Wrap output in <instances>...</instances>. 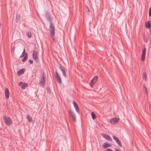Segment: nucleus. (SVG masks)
Segmentation results:
<instances>
[{
  "label": "nucleus",
  "mask_w": 151,
  "mask_h": 151,
  "mask_svg": "<svg viewBox=\"0 0 151 151\" xmlns=\"http://www.w3.org/2000/svg\"><path fill=\"white\" fill-rule=\"evenodd\" d=\"M38 53L35 50H34L32 51V56L33 59L35 62L37 63L39 61V59L38 57Z\"/></svg>",
  "instance_id": "1"
},
{
  "label": "nucleus",
  "mask_w": 151,
  "mask_h": 151,
  "mask_svg": "<svg viewBox=\"0 0 151 151\" xmlns=\"http://www.w3.org/2000/svg\"><path fill=\"white\" fill-rule=\"evenodd\" d=\"M50 30L49 32L50 35L53 36V35H55V27L54 25L52 24V21L50 22Z\"/></svg>",
  "instance_id": "2"
},
{
  "label": "nucleus",
  "mask_w": 151,
  "mask_h": 151,
  "mask_svg": "<svg viewBox=\"0 0 151 151\" xmlns=\"http://www.w3.org/2000/svg\"><path fill=\"white\" fill-rule=\"evenodd\" d=\"M3 119L5 123L7 125H10L12 124V122L11 118L8 116H6L5 115L3 116Z\"/></svg>",
  "instance_id": "3"
},
{
  "label": "nucleus",
  "mask_w": 151,
  "mask_h": 151,
  "mask_svg": "<svg viewBox=\"0 0 151 151\" xmlns=\"http://www.w3.org/2000/svg\"><path fill=\"white\" fill-rule=\"evenodd\" d=\"M45 78L44 74L42 75L41 79L40 80V82L42 86L43 87L45 85Z\"/></svg>",
  "instance_id": "4"
},
{
  "label": "nucleus",
  "mask_w": 151,
  "mask_h": 151,
  "mask_svg": "<svg viewBox=\"0 0 151 151\" xmlns=\"http://www.w3.org/2000/svg\"><path fill=\"white\" fill-rule=\"evenodd\" d=\"M55 72L56 74V78L57 82L59 84H61L62 83L59 74L57 71H55Z\"/></svg>",
  "instance_id": "5"
},
{
  "label": "nucleus",
  "mask_w": 151,
  "mask_h": 151,
  "mask_svg": "<svg viewBox=\"0 0 151 151\" xmlns=\"http://www.w3.org/2000/svg\"><path fill=\"white\" fill-rule=\"evenodd\" d=\"M101 135L104 138L110 141H111L112 139L111 137L109 135L104 133H101Z\"/></svg>",
  "instance_id": "6"
},
{
  "label": "nucleus",
  "mask_w": 151,
  "mask_h": 151,
  "mask_svg": "<svg viewBox=\"0 0 151 151\" xmlns=\"http://www.w3.org/2000/svg\"><path fill=\"white\" fill-rule=\"evenodd\" d=\"M98 79V77L97 76H95L93 78L90 83V85L91 87H93V84L96 82Z\"/></svg>",
  "instance_id": "7"
},
{
  "label": "nucleus",
  "mask_w": 151,
  "mask_h": 151,
  "mask_svg": "<svg viewBox=\"0 0 151 151\" xmlns=\"http://www.w3.org/2000/svg\"><path fill=\"white\" fill-rule=\"evenodd\" d=\"M45 16L47 19L50 22V21H52V19L50 15V13L48 12L47 11L46 12Z\"/></svg>",
  "instance_id": "8"
},
{
  "label": "nucleus",
  "mask_w": 151,
  "mask_h": 151,
  "mask_svg": "<svg viewBox=\"0 0 151 151\" xmlns=\"http://www.w3.org/2000/svg\"><path fill=\"white\" fill-rule=\"evenodd\" d=\"M69 114L71 117L72 118L74 122L76 121V118L74 113L71 110L69 111Z\"/></svg>",
  "instance_id": "9"
},
{
  "label": "nucleus",
  "mask_w": 151,
  "mask_h": 151,
  "mask_svg": "<svg viewBox=\"0 0 151 151\" xmlns=\"http://www.w3.org/2000/svg\"><path fill=\"white\" fill-rule=\"evenodd\" d=\"M119 121V119L116 118H114L111 119L110 120V123L113 124L117 123Z\"/></svg>",
  "instance_id": "10"
},
{
  "label": "nucleus",
  "mask_w": 151,
  "mask_h": 151,
  "mask_svg": "<svg viewBox=\"0 0 151 151\" xmlns=\"http://www.w3.org/2000/svg\"><path fill=\"white\" fill-rule=\"evenodd\" d=\"M113 137L114 139L115 140V141L116 142V143L118 144L119 146L121 147L122 146V144L121 142V141L120 140L116 137L114 136H113Z\"/></svg>",
  "instance_id": "11"
},
{
  "label": "nucleus",
  "mask_w": 151,
  "mask_h": 151,
  "mask_svg": "<svg viewBox=\"0 0 151 151\" xmlns=\"http://www.w3.org/2000/svg\"><path fill=\"white\" fill-rule=\"evenodd\" d=\"M19 85L21 87L22 89H24L28 86L27 84L22 82H20L19 83Z\"/></svg>",
  "instance_id": "12"
},
{
  "label": "nucleus",
  "mask_w": 151,
  "mask_h": 151,
  "mask_svg": "<svg viewBox=\"0 0 151 151\" xmlns=\"http://www.w3.org/2000/svg\"><path fill=\"white\" fill-rule=\"evenodd\" d=\"M25 70V68H22L19 70L17 72V75L18 76H20L23 74Z\"/></svg>",
  "instance_id": "13"
},
{
  "label": "nucleus",
  "mask_w": 151,
  "mask_h": 151,
  "mask_svg": "<svg viewBox=\"0 0 151 151\" xmlns=\"http://www.w3.org/2000/svg\"><path fill=\"white\" fill-rule=\"evenodd\" d=\"M5 94L6 98L7 99H8L9 98V91L7 88L5 89Z\"/></svg>",
  "instance_id": "14"
},
{
  "label": "nucleus",
  "mask_w": 151,
  "mask_h": 151,
  "mask_svg": "<svg viewBox=\"0 0 151 151\" xmlns=\"http://www.w3.org/2000/svg\"><path fill=\"white\" fill-rule=\"evenodd\" d=\"M111 146V145L110 144L108 143L107 142H105L104 144L103 147L104 148H106Z\"/></svg>",
  "instance_id": "15"
},
{
  "label": "nucleus",
  "mask_w": 151,
  "mask_h": 151,
  "mask_svg": "<svg viewBox=\"0 0 151 151\" xmlns=\"http://www.w3.org/2000/svg\"><path fill=\"white\" fill-rule=\"evenodd\" d=\"M143 79L145 81H146L147 80V75L146 73V72H143L142 76Z\"/></svg>",
  "instance_id": "16"
},
{
  "label": "nucleus",
  "mask_w": 151,
  "mask_h": 151,
  "mask_svg": "<svg viewBox=\"0 0 151 151\" xmlns=\"http://www.w3.org/2000/svg\"><path fill=\"white\" fill-rule=\"evenodd\" d=\"M31 32L30 31L27 32H26V35L29 38H31L32 36L31 35Z\"/></svg>",
  "instance_id": "17"
},
{
  "label": "nucleus",
  "mask_w": 151,
  "mask_h": 151,
  "mask_svg": "<svg viewBox=\"0 0 151 151\" xmlns=\"http://www.w3.org/2000/svg\"><path fill=\"white\" fill-rule=\"evenodd\" d=\"M54 35H53V36H52V35H50V36L55 43L56 44L58 42V41L57 39L54 37Z\"/></svg>",
  "instance_id": "18"
},
{
  "label": "nucleus",
  "mask_w": 151,
  "mask_h": 151,
  "mask_svg": "<svg viewBox=\"0 0 151 151\" xmlns=\"http://www.w3.org/2000/svg\"><path fill=\"white\" fill-rule=\"evenodd\" d=\"M143 89L145 91V93L146 94H147V95H148V93L147 92V88L146 86H145V84H144L143 85Z\"/></svg>",
  "instance_id": "19"
},
{
  "label": "nucleus",
  "mask_w": 151,
  "mask_h": 151,
  "mask_svg": "<svg viewBox=\"0 0 151 151\" xmlns=\"http://www.w3.org/2000/svg\"><path fill=\"white\" fill-rule=\"evenodd\" d=\"M91 115L92 116V118L93 119H95L96 118V116L95 114L93 112H92L91 113Z\"/></svg>",
  "instance_id": "20"
},
{
  "label": "nucleus",
  "mask_w": 151,
  "mask_h": 151,
  "mask_svg": "<svg viewBox=\"0 0 151 151\" xmlns=\"http://www.w3.org/2000/svg\"><path fill=\"white\" fill-rule=\"evenodd\" d=\"M27 58V54L26 53L24 57L22 59V62H25Z\"/></svg>",
  "instance_id": "21"
},
{
  "label": "nucleus",
  "mask_w": 151,
  "mask_h": 151,
  "mask_svg": "<svg viewBox=\"0 0 151 151\" xmlns=\"http://www.w3.org/2000/svg\"><path fill=\"white\" fill-rule=\"evenodd\" d=\"M59 67L60 69L61 70L62 72L65 70L64 67H63L61 64H60L59 65Z\"/></svg>",
  "instance_id": "22"
},
{
  "label": "nucleus",
  "mask_w": 151,
  "mask_h": 151,
  "mask_svg": "<svg viewBox=\"0 0 151 151\" xmlns=\"http://www.w3.org/2000/svg\"><path fill=\"white\" fill-rule=\"evenodd\" d=\"M146 50V48L145 47L143 49L142 52V55L145 56Z\"/></svg>",
  "instance_id": "23"
},
{
  "label": "nucleus",
  "mask_w": 151,
  "mask_h": 151,
  "mask_svg": "<svg viewBox=\"0 0 151 151\" xmlns=\"http://www.w3.org/2000/svg\"><path fill=\"white\" fill-rule=\"evenodd\" d=\"M74 108H75L76 112L78 114H79L80 113L79 109L78 106H77L75 107Z\"/></svg>",
  "instance_id": "24"
},
{
  "label": "nucleus",
  "mask_w": 151,
  "mask_h": 151,
  "mask_svg": "<svg viewBox=\"0 0 151 151\" xmlns=\"http://www.w3.org/2000/svg\"><path fill=\"white\" fill-rule=\"evenodd\" d=\"M25 52V49H24L23 52L22 53V54L21 55L20 57L21 58H23L25 55V54L24 53Z\"/></svg>",
  "instance_id": "25"
},
{
  "label": "nucleus",
  "mask_w": 151,
  "mask_h": 151,
  "mask_svg": "<svg viewBox=\"0 0 151 151\" xmlns=\"http://www.w3.org/2000/svg\"><path fill=\"white\" fill-rule=\"evenodd\" d=\"M27 120L29 122H31L32 121V118L31 117L29 116V115H27Z\"/></svg>",
  "instance_id": "26"
},
{
  "label": "nucleus",
  "mask_w": 151,
  "mask_h": 151,
  "mask_svg": "<svg viewBox=\"0 0 151 151\" xmlns=\"http://www.w3.org/2000/svg\"><path fill=\"white\" fill-rule=\"evenodd\" d=\"M63 76L65 77L66 78V73L65 70L62 72Z\"/></svg>",
  "instance_id": "27"
},
{
  "label": "nucleus",
  "mask_w": 151,
  "mask_h": 151,
  "mask_svg": "<svg viewBox=\"0 0 151 151\" xmlns=\"http://www.w3.org/2000/svg\"><path fill=\"white\" fill-rule=\"evenodd\" d=\"M149 14L150 17H151V6L149 8Z\"/></svg>",
  "instance_id": "28"
},
{
  "label": "nucleus",
  "mask_w": 151,
  "mask_h": 151,
  "mask_svg": "<svg viewBox=\"0 0 151 151\" xmlns=\"http://www.w3.org/2000/svg\"><path fill=\"white\" fill-rule=\"evenodd\" d=\"M73 104L74 107L78 106V104L74 101H73Z\"/></svg>",
  "instance_id": "29"
},
{
  "label": "nucleus",
  "mask_w": 151,
  "mask_h": 151,
  "mask_svg": "<svg viewBox=\"0 0 151 151\" xmlns=\"http://www.w3.org/2000/svg\"><path fill=\"white\" fill-rule=\"evenodd\" d=\"M145 56L142 55V58H141V60L142 61H143L145 60Z\"/></svg>",
  "instance_id": "30"
},
{
  "label": "nucleus",
  "mask_w": 151,
  "mask_h": 151,
  "mask_svg": "<svg viewBox=\"0 0 151 151\" xmlns=\"http://www.w3.org/2000/svg\"><path fill=\"white\" fill-rule=\"evenodd\" d=\"M47 90L49 93H50V90L49 88L47 87Z\"/></svg>",
  "instance_id": "31"
},
{
  "label": "nucleus",
  "mask_w": 151,
  "mask_h": 151,
  "mask_svg": "<svg viewBox=\"0 0 151 151\" xmlns=\"http://www.w3.org/2000/svg\"><path fill=\"white\" fill-rule=\"evenodd\" d=\"M106 151H113L110 148H108L106 149Z\"/></svg>",
  "instance_id": "32"
},
{
  "label": "nucleus",
  "mask_w": 151,
  "mask_h": 151,
  "mask_svg": "<svg viewBox=\"0 0 151 151\" xmlns=\"http://www.w3.org/2000/svg\"><path fill=\"white\" fill-rule=\"evenodd\" d=\"M86 11L89 12V10L88 7L87 6H86Z\"/></svg>",
  "instance_id": "33"
},
{
  "label": "nucleus",
  "mask_w": 151,
  "mask_h": 151,
  "mask_svg": "<svg viewBox=\"0 0 151 151\" xmlns=\"http://www.w3.org/2000/svg\"><path fill=\"white\" fill-rule=\"evenodd\" d=\"M29 63H30L31 64H32V63H33V61H32V60H31L30 59V60H29Z\"/></svg>",
  "instance_id": "34"
},
{
  "label": "nucleus",
  "mask_w": 151,
  "mask_h": 151,
  "mask_svg": "<svg viewBox=\"0 0 151 151\" xmlns=\"http://www.w3.org/2000/svg\"><path fill=\"white\" fill-rule=\"evenodd\" d=\"M115 151H121L120 150L118 149H116Z\"/></svg>",
  "instance_id": "35"
},
{
  "label": "nucleus",
  "mask_w": 151,
  "mask_h": 151,
  "mask_svg": "<svg viewBox=\"0 0 151 151\" xmlns=\"http://www.w3.org/2000/svg\"><path fill=\"white\" fill-rule=\"evenodd\" d=\"M150 109H151V103H150Z\"/></svg>",
  "instance_id": "36"
},
{
  "label": "nucleus",
  "mask_w": 151,
  "mask_h": 151,
  "mask_svg": "<svg viewBox=\"0 0 151 151\" xmlns=\"http://www.w3.org/2000/svg\"><path fill=\"white\" fill-rule=\"evenodd\" d=\"M20 19V17H19L18 19V20H19Z\"/></svg>",
  "instance_id": "37"
}]
</instances>
